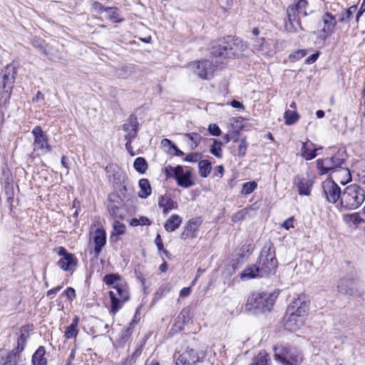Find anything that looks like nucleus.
Returning <instances> with one entry per match:
<instances>
[{"label":"nucleus","instance_id":"nucleus-57","mask_svg":"<svg viewBox=\"0 0 365 365\" xmlns=\"http://www.w3.org/2000/svg\"><path fill=\"white\" fill-rule=\"evenodd\" d=\"M230 105L235 108L245 109L244 105L236 100H233L232 101H231Z\"/></svg>","mask_w":365,"mask_h":365},{"label":"nucleus","instance_id":"nucleus-17","mask_svg":"<svg viewBox=\"0 0 365 365\" xmlns=\"http://www.w3.org/2000/svg\"><path fill=\"white\" fill-rule=\"evenodd\" d=\"M309 309V304L306 302L304 297H299L294 299L287 308L288 312H294V314L300 317L303 321L305 320L307 312Z\"/></svg>","mask_w":365,"mask_h":365},{"label":"nucleus","instance_id":"nucleus-48","mask_svg":"<svg viewBox=\"0 0 365 365\" xmlns=\"http://www.w3.org/2000/svg\"><path fill=\"white\" fill-rule=\"evenodd\" d=\"M105 11L108 13V18L114 22L118 21V14L115 8L107 7Z\"/></svg>","mask_w":365,"mask_h":365},{"label":"nucleus","instance_id":"nucleus-41","mask_svg":"<svg viewBox=\"0 0 365 365\" xmlns=\"http://www.w3.org/2000/svg\"><path fill=\"white\" fill-rule=\"evenodd\" d=\"M257 187V184L255 181L247 182L242 185V194L247 195L252 193Z\"/></svg>","mask_w":365,"mask_h":365},{"label":"nucleus","instance_id":"nucleus-16","mask_svg":"<svg viewBox=\"0 0 365 365\" xmlns=\"http://www.w3.org/2000/svg\"><path fill=\"white\" fill-rule=\"evenodd\" d=\"M58 254L61 256V258L57 262L58 267L64 271H71L77 263L75 256L68 253L63 247L58 248Z\"/></svg>","mask_w":365,"mask_h":365},{"label":"nucleus","instance_id":"nucleus-28","mask_svg":"<svg viewBox=\"0 0 365 365\" xmlns=\"http://www.w3.org/2000/svg\"><path fill=\"white\" fill-rule=\"evenodd\" d=\"M46 349L43 346H40L34 353L31 359L33 365H47L48 360L45 356Z\"/></svg>","mask_w":365,"mask_h":365},{"label":"nucleus","instance_id":"nucleus-44","mask_svg":"<svg viewBox=\"0 0 365 365\" xmlns=\"http://www.w3.org/2000/svg\"><path fill=\"white\" fill-rule=\"evenodd\" d=\"M346 221H348L349 222H351L352 224H354L355 225H358L364 221V220L361 218L359 213H358V212H354V213L348 215H346Z\"/></svg>","mask_w":365,"mask_h":365},{"label":"nucleus","instance_id":"nucleus-6","mask_svg":"<svg viewBox=\"0 0 365 365\" xmlns=\"http://www.w3.org/2000/svg\"><path fill=\"white\" fill-rule=\"evenodd\" d=\"M274 359L282 365H301L303 354L297 349L288 345H276L273 348Z\"/></svg>","mask_w":365,"mask_h":365},{"label":"nucleus","instance_id":"nucleus-8","mask_svg":"<svg viewBox=\"0 0 365 365\" xmlns=\"http://www.w3.org/2000/svg\"><path fill=\"white\" fill-rule=\"evenodd\" d=\"M365 200V192L356 184H352L344 188L341 198V205L346 210L358 208Z\"/></svg>","mask_w":365,"mask_h":365},{"label":"nucleus","instance_id":"nucleus-56","mask_svg":"<svg viewBox=\"0 0 365 365\" xmlns=\"http://www.w3.org/2000/svg\"><path fill=\"white\" fill-rule=\"evenodd\" d=\"M125 138L127 140L125 143L126 149L131 153L132 155H134V153L132 151L131 143L134 138H130L128 135H125Z\"/></svg>","mask_w":365,"mask_h":365},{"label":"nucleus","instance_id":"nucleus-35","mask_svg":"<svg viewBox=\"0 0 365 365\" xmlns=\"http://www.w3.org/2000/svg\"><path fill=\"white\" fill-rule=\"evenodd\" d=\"M284 118L287 125L294 124L299 119V115L296 110H287L284 113Z\"/></svg>","mask_w":365,"mask_h":365},{"label":"nucleus","instance_id":"nucleus-46","mask_svg":"<svg viewBox=\"0 0 365 365\" xmlns=\"http://www.w3.org/2000/svg\"><path fill=\"white\" fill-rule=\"evenodd\" d=\"M177 319L178 322H182L183 324L188 323L190 319V309L188 308L183 309L179 314Z\"/></svg>","mask_w":365,"mask_h":365},{"label":"nucleus","instance_id":"nucleus-14","mask_svg":"<svg viewBox=\"0 0 365 365\" xmlns=\"http://www.w3.org/2000/svg\"><path fill=\"white\" fill-rule=\"evenodd\" d=\"M173 358L175 360V365H195L200 361L197 351L189 347L182 353H175Z\"/></svg>","mask_w":365,"mask_h":365},{"label":"nucleus","instance_id":"nucleus-61","mask_svg":"<svg viewBox=\"0 0 365 365\" xmlns=\"http://www.w3.org/2000/svg\"><path fill=\"white\" fill-rule=\"evenodd\" d=\"M62 286H57L50 290H48L46 293L47 297L51 296L52 294H56L58 291L61 290Z\"/></svg>","mask_w":365,"mask_h":365},{"label":"nucleus","instance_id":"nucleus-19","mask_svg":"<svg viewBox=\"0 0 365 365\" xmlns=\"http://www.w3.org/2000/svg\"><path fill=\"white\" fill-rule=\"evenodd\" d=\"M294 184L297 188L299 195L309 196L311 194V189L313 186V180L307 177L297 175L294 180Z\"/></svg>","mask_w":365,"mask_h":365},{"label":"nucleus","instance_id":"nucleus-51","mask_svg":"<svg viewBox=\"0 0 365 365\" xmlns=\"http://www.w3.org/2000/svg\"><path fill=\"white\" fill-rule=\"evenodd\" d=\"M209 133L214 136H219L221 134V130L217 124L212 123L208 126Z\"/></svg>","mask_w":365,"mask_h":365},{"label":"nucleus","instance_id":"nucleus-9","mask_svg":"<svg viewBox=\"0 0 365 365\" xmlns=\"http://www.w3.org/2000/svg\"><path fill=\"white\" fill-rule=\"evenodd\" d=\"M111 301L110 312L115 314L123 306V303L129 299L127 288L119 283L113 286V290L109 292Z\"/></svg>","mask_w":365,"mask_h":365},{"label":"nucleus","instance_id":"nucleus-32","mask_svg":"<svg viewBox=\"0 0 365 365\" xmlns=\"http://www.w3.org/2000/svg\"><path fill=\"white\" fill-rule=\"evenodd\" d=\"M250 365H271V360L268 354L262 350L254 357Z\"/></svg>","mask_w":365,"mask_h":365},{"label":"nucleus","instance_id":"nucleus-31","mask_svg":"<svg viewBox=\"0 0 365 365\" xmlns=\"http://www.w3.org/2000/svg\"><path fill=\"white\" fill-rule=\"evenodd\" d=\"M140 189L138 196L140 198L145 199L151 194V186L148 179L142 178L138 182Z\"/></svg>","mask_w":365,"mask_h":365},{"label":"nucleus","instance_id":"nucleus-11","mask_svg":"<svg viewBox=\"0 0 365 365\" xmlns=\"http://www.w3.org/2000/svg\"><path fill=\"white\" fill-rule=\"evenodd\" d=\"M34 140L33 143L34 150H41V153L45 155L51 151V146L48 144V136L38 125L34 127L31 131Z\"/></svg>","mask_w":365,"mask_h":365},{"label":"nucleus","instance_id":"nucleus-59","mask_svg":"<svg viewBox=\"0 0 365 365\" xmlns=\"http://www.w3.org/2000/svg\"><path fill=\"white\" fill-rule=\"evenodd\" d=\"M138 221L139 224L141 225H149L151 224L150 220L147 217H140Z\"/></svg>","mask_w":365,"mask_h":365},{"label":"nucleus","instance_id":"nucleus-64","mask_svg":"<svg viewBox=\"0 0 365 365\" xmlns=\"http://www.w3.org/2000/svg\"><path fill=\"white\" fill-rule=\"evenodd\" d=\"M145 365H160V364L156 359L150 357L147 359Z\"/></svg>","mask_w":365,"mask_h":365},{"label":"nucleus","instance_id":"nucleus-49","mask_svg":"<svg viewBox=\"0 0 365 365\" xmlns=\"http://www.w3.org/2000/svg\"><path fill=\"white\" fill-rule=\"evenodd\" d=\"M307 54L305 50H297L289 55V58L292 61H299Z\"/></svg>","mask_w":365,"mask_h":365},{"label":"nucleus","instance_id":"nucleus-63","mask_svg":"<svg viewBox=\"0 0 365 365\" xmlns=\"http://www.w3.org/2000/svg\"><path fill=\"white\" fill-rule=\"evenodd\" d=\"M161 144L165 147L169 146L170 148H173V145H175V144L170 140L167 138L163 139Z\"/></svg>","mask_w":365,"mask_h":365},{"label":"nucleus","instance_id":"nucleus-4","mask_svg":"<svg viewBox=\"0 0 365 365\" xmlns=\"http://www.w3.org/2000/svg\"><path fill=\"white\" fill-rule=\"evenodd\" d=\"M308 1L299 0L297 4L290 5L287 9V20L285 21L286 30L289 32H298L303 30L299 16H307Z\"/></svg>","mask_w":365,"mask_h":365},{"label":"nucleus","instance_id":"nucleus-60","mask_svg":"<svg viewBox=\"0 0 365 365\" xmlns=\"http://www.w3.org/2000/svg\"><path fill=\"white\" fill-rule=\"evenodd\" d=\"M190 294V287H184L180 292V296L182 297H185L189 296Z\"/></svg>","mask_w":365,"mask_h":365},{"label":"nucleus","instance_id":"nucleus-43","mask_svg":"<svg viewBox=\"0 0 365 365\" xmlns=\"http://www.w3.org/2000/svg\"><path fill=\"white\" fill-rule=\"evenodd\" d=\"M120 277L118 274H106L103 277V282L107 285H115V284L118 283V281L120 280Z\"/></svg>","mask_w":365,"mask_h":365},{"label":"nucleus","instance_id":"nucleus-22","mask_svg":"<svg viewBox=\"0 0 365 365\" xmlns=\"http://www.w3.org/2000/svg\"><path fill=\"white\" fill-rule=\"evenodd\" d=\"M304 323L300 317H298L294 312L292 313L288 312L287 311V314L284 317V328L285 329L289 331H295L298 330Z\"/></svg>","mask_w":365,"mask_h":365},{"label":"nucleus","instance_id":"nucleus-18","mask_svg":"<svg viewBox=\"0 0 365 365\" xmlns=\"http://www.w3.org/2000/svg\"><path fill=\"white\" fill-rule=\"evenodd\" d=\"M201 224L202 220L200 217L189 220L180 234V239L185 240L187 238L196 237L198 228Z\"/></svg>","mask_w":365,"mask_h":365},{"label":"nucleus","instance_id":"nucleus-40","mask_svg":"<svg viewBox=\"0 0 365 365\" xmlns=\"http://www.w3.org/2000/svg\"><path fill=\"white\" fill-rule=\"evenodd\" d=\"M185 135L191 141V148L195 149L200 143L202 137L197 133H185Z\"/></svg>","mask_w":365,"mask_h":365},{"label":"nucleus","instance_id":"nucleus-12","mask_svg":"<svg viewBox=\"0 0 365 365\" xmlns=\"http://www.w3.org/2000/svg\"><path fill=\"white\" fill-rule=\"evenodd\" d=\"M338 292L342 294L355 296L360 293L359 282L357 279L345 277L337 284Z\"/></svg>","mask_w":365,"mask_h":365},{"label":"nucleus","instance_id":"nucleus-7","mask_svg":"<svg viewBox=\"0 0 365 365\" xmlns=\"http://www.w3.org/2000/svg\"><path fill=\"white\" fill-rule=\"evenodd\" d=\"M276 298L277 295L274 293H252L247 299L246 309L261 312H269Z\"/></svg>","mask_w":365,"mask_h":365},{"label":"nucleus","instance_id":"nucleus-24","mask_svg":"<svg viewBox=\"0 0 365 365\" xmlns=\"http://www.w3.org/2000/svg\"><path fill=\"white\" fill-rule=\"evenodd\" d=\"M29 326H23L21 328V334L17 339V346L13 349L16 354H19L21 353L26 345L27 340L29 337Z\"/></svg>","mask_w":365,"mask_h":365},{"label":"nucleus","instance_id":"nucleus-52","mask_svg":"<svg viewBox=\"0 0 365 365\" xmlns=\"http://www.w3.org/2000/svg\"><path fill=\"white\" fill-rule=\"evenodd\" d=\"M155 243L158 250H161L165 255H168V252L163 248V243L160 235H158L155 239Z\"/></svg>","mask_w":365,"mask_h":365},{"label":"nucleus","instance_id":"nucleus-15","mask_svg":"<svg viewBox=\"0 0 365 365\" xmlns=\"http://www.w3.org/2000/svg\"><path fill=\"white\" fill-rule=\"evenodd\" d=\"M278 41H274L272 39H266L264 38H257L255 41L253 48L256 51L263 54L272 56L276 52V46Z\"/></svg>","mask_w":365,"mask_h":365},{"label":"nucleus","instance_id":"nucleus-42","mask_svg":"<svg viewBox=\"0 0 365 365\" xmlns=\"http://www.w3.org/2000/svg\"><path fill=\"white\" fill-rule=\"evenodd\" d=\"M356 175L359 180L361 183L365 184V160L360 162L357 165Z\"/></svg>","mask_w":365,"mask_h":365},{"label":"nucleus","instance_id":"nucleus-21","mask_svg":"<svg viewBox=\"0 0 365 365\" xmlns=\"http://www.w3.org/2000/svg\"><path fill=\"white\" fill-rule=\"evenodd\" d=\"M93 254L96 258H98L102 251L103 247L106 243V233L103 229L98 228L96 230L93 236Z\"/></svg>","mask_w":365,"mask_h":365},{"label":"nucleus","instance_id":"nucleus-27","mask_svg":"<svg viewBox=\"0 0 365 365\" xmlns=\"http://www.w3.org/2000/svg\"><path fill=\"white\" fill-rule=\"evenodd\" d=\"M158 205L163 208L164 213H167L178 207V203L168 195H161L159 197Z\"/></svg>","mask_w":365,"mask_h":365},{"label":"nucleus","instance_id":"nucleus-58","mask_svg":"<svg viewBox=\"0 0 365 365\" xmlns=\"http://www.w3.org/2000/svg\"><path fill=\"white\" fill-rule=\"evenodd\" d=\"M318 57H319V53H313L307 58L306 61L307 63H309V64L313 63L314 61H317Z\"/></svg>","mask_w":365,"mask_h":365},{"label":"nucleus","instance_id":"nucleus-26","mask_svg":"<svg viewBox=\"0 0 365 365\" xmlns=\"http://www.w3.org/2000/svg\"><path fill=\"white\" fill-rule=\"evenodd\" d=\"M192 173L190 170L184 171L183 167L182 166V173L178 175L175 179L179 186L184 188H188L194 185V182L191 179Z\"/></svg>","mask_w":365,"mask_h":365},{"label":"nucleus","instance_id":"nucleus-33","mask_svg":"<svg viewBox=\"0 0 365 365\" xmlns=\"http://www.w3.org/2000/svg\"><path fill=\"white\" fill-rule=\"evenodd\" d=\"M125 231V225L118 220H115L113 223V231L111 232L110 239L114 242H117L118 240V236L123 235Z\"/></svg>","mask_w":365,"mask_h":365},{"label":"nucleus","instance_id":"nucleus-62","mask_svg":"<svg viewBox=\"0 0 365 365\" xmlns=\"http://www.w3.org/2000/svg\"><path fill=\"white\" fill-rule=\"evenodd\" d=\"M224 168L222 165H218L216 167L215 175L221 178L223 175Z\"/></svg>","mask_w":365,"mask_h":365},{"label":"nucleus","instance_id":"nucleus-2","mask_svg":"<svg viewBox=\"0 0 365 365\" xmlns=\"http://www.w3.org/2000/svg\"><path fill=\"white\" fill-rule=\"evenodd\" d=\"M244 51V44L241 39L227 36L219 39L211 47V55L221 61L227 58L238 56Z\"/></svg>","mask_w":365,"mask_h":365},{"label":"nucleus","instance_id":"nucleus-10","mask_svg":"<svg viewBox=\"0 0 365 365\" xmlns=\"http://www.w3.org/2000/svg\"><path fill=\"white\" fill-rule=\"evenodd\" d=\"M336 24L337 21L335 16L329 12L324 13L318 22L319 29L317 31L318 38L322 41H325L334 33Z\"/></svg>","mask_w":365,"mask_h":365},{"label":"nucleus","instance_id":"nucleus-20","mask_svg":"<svg viewBox=\"0 0 365 365\" xmlns=\"http://www.w3.org/2000/svg\"><path fill=\"white\" fill-rule=\"evenodd\" d=\"M196 73L202 79L209 80L213 76L214 66L212 62L208 60L198 61L195 63Z\"/></svg>","mask_w":365,"mask_h":365},{"label":"nucleus","instance_id":"nucleus-25","mask_svg":"<svg viewBox=\"0 0 365 365\" xmlns=\"http://www.w3.org/2000/svg\"><path fill=\"white\" fill-rule=\"evenodd\" d=\"M318 149L319 148L309 140L302 143L301 148L302 156L306 160H310L317 156L316 152Z\"/></svg>","mask_w":365,"mask_h":365},{"label":"nucleus","instance_id":"nucleus-50","mask_svg":"<svg viewBox=\"0 0 365 365\" xmlns=\"http://www.w3.org/2000/svg\"><path fill=\"white\" fill-rule=\"evenodd\" d=\"M247 148L246 138H242L238 147V153L240 156H245Z\"/></svg>","mask_w":365,"mask_h":365},{"label":"nucleus","instance_id":"nucleus-54","mask_svg":"<svg viewBox=\"0 0 365 365\" xmlns=\"http://www.w3.org/2000/svg\"><path fill=\"white\" fill-rule=\"evenodd\" d=\"M293 221H294V217H291L289 218H288L287 220H286L283 224H282V227L284 228H285L286 230H289L290 227H294V225H293Z\"/></svg>","mask_w":365,"mask_h":365},{"label":"nucleus","instance_id":"nucleus-29","mask_svg":"<svg viewBox=\"0 0 365 365\" xmlns=\"http://www.w3.org/2000/svg\"><path fill=\"white\" fill-rule=\"evenodd\" d=\"M182 221V219L180 215L173 214L165 221V230L167 232H174L180 226Z\"/></svg>","mask_w":365,"mask_h":365},{"label":"nucleus","instance_id":"nucleus-38","mask_svg":"<svg viewBox=\"0 0 365 365\" xmlns=\"http://www.w3.org/2000/svg\"><path fill=\"white\" fill-rule=\"evenodd\" d=\"M357 6H351L349 9L344 10L339 15V21L340 22H345L347 23L351 17L352 16L353 14L356 11Z\"/></svg>","mask_w":365,"mask_h":365},{"label":"nucleus","instance_id":"nucleus-5","mask_svg":"<svg viewBox=\"0 0 365 365\" xmlns=\"http://www.w3.org/2000/svg\"><path fill=\"white\" fill-rule=\"evenodd\" d=\"M17 74L14 63L6 65L0 73V104H5L10 98Z\"/></svg>","mask_w":365,"mask_h":365},{"label":"nucleus","instance_id":"nucleus-34","mask_svg":"<svg viewBox=\"0 0 365 365\" xmlns=\"http://www.w3.org/2000/svg\"><path fill=\"white\" fill-rule=\"evenodd\" d=\"M163 173L166 176V178H175L178 175H180L182 173V166L178 165L175 168L168 165L164 167Z\"/></svg>","mask_w":365,"mask_h":365},{"label":"nucleus","instance_id":"nucleus-53","mask_svg":"<svg viewBox=\"0 0 365 365\" xmlns=\"http://www.w3.org/2000/svg\"><path fill=\"white\" fill-rule=\"evenodd\" d=\"M201 155L200 153H190L186 156L185 160L189 163H195L200 158Z\"/></svg>","mask_w":365,"mask_h":365},{"label":"nucleus","instance_id":"nucleus-55","mask_svg":"<svg viewBox=\"0 0 365 365\" xmlns=\"http://www.w3.org/2000/svg\"><path fill=\"white\" fill-rule=\"evenodd\" d=\"M65 294L67 296L68 299H72L76 297V292L75 289L72 287L67 288L65 292Z\"/></svg>","mask_w":365,"mask_h":365},{"label":"nucleus","instance_id":"nucleus-13","mask_svg":"<svg viewBox=\"0 0 365 365\" xmlns=\"http://www.w3.org/2000/svg\"><path fill=\"white\" fill-rule=\"evenodd\" d=\"M323 192L328 202L335 203L341 200L342 192L339 186L331 179L327 178L322 183Z\"/></svg>","mask_w":365,"mask_h":365},{"label":"nucleus","instance_id":"nucleus-3","mask_svg":"<svg viewBox=\"0 0 365 365\" xmlns=\"http://www.w3.org/2000/svg\"><path fill=\"white\" fill-rule=\"evenodd\" d=\"M346 154L344 150H339L331 157H327L322 159H317L316 161V167L318 174L320 175H330L336 172L338 169H341L343 172L346 181L351 180V173L348 168H343L345 163Z\"/></svg>","mask_w":365,"mask_h":365},{"label":"nucleus","instance_id":"nucleus-45","mask_svg":"<svg viewBox=\"0 0 365 365\" xmlns=\"http://www.w3.org/2000/svg\"><path fill=\"white\" fill-rule=\"evenodd\" d=\"M32 45L39 49L43 54L47 55L46 46L45 41L40 38H35L32 41Z\"/></svg>","mask_w":365,"mask_h":365},{"label":"nucleus","instance_id":"nucleus-37","mask_svg":"<svg viewBox=\"0 0 365 365\" xmlns=\"http://www.w3.org/2000/svg\"><path fill=\"white\" fill-rule=\"evenodd\" d=\"M133 167L137 172L143 174L148 170V165L145 158L138 157L135 160Z\"/></svg>","mask_w":365,"mask_h":365},{"label":"nucleus","instance_id":"nucleus-39","mask_svg":"<svg viewBox=\"0 0 365 365\" xmlns=\"http://www.w3.org/2000/svg\"><path fill=\"white\" fill-rule=\"evenodd\" d=\"M222 145L220 141L213 139V144L210 149V153L218 158L222 157Z\"/></svg>","mask_w":365,"mask_h":365},{"label":"nucleus","instance_id":"nucleus-36","mask_svg":"<svg viewBox=\"0 0 365 365\" xmlns=\"http://www.w3.org/2000/svg\"><path fill=\"white\" fill-rule=\"evenodd\" d=\"M199 173L201 177L207 178L212 170L211 163L207 160H202L198 163Z\"/></svg>","mask_w":365,"mask_h":365},{"label":"nucleus","instance_id":"nucleus-47","mask_svg":"<svg viewBox=\"0 0 365 365\" xmlns=\"http://www.w3.org/2000/svg\"><path fill=\"white\" fill-rule=\"evenodd\" d=\"M16 355L14 351H11L6 357L5 361L2 365H17Z\"/></svg>","mask_w":365,"mask_h":365},{"label":"nucleus","instance_id":"nucleus-30","mask_svg":"<svg viewBox=\"0 0 365 365\" xmlns=\"http://www.w3.org/2000/svg\"><path fill=\"white\" fill-rule=\"evenodd\" d=\"M79 322V317L75 316L72 320V323L66 329L64 336L66 339H70L76 338L78 334V325Z\"/></svg>","mask_w":365,"mask_h":365},{"label":"nucleus","instance_id":"nucleus-23","mask_svg":"<svg viewBox=\"0 0 365 365\" xmlns=\"http://www.w3.org/2000/svg\"><path fill=\"white\" fill-rule=\"evenodd\" d=\"M139 128V123L135 115L131 114L123 125V130L130 138H135Z\"/></svg>","mask_w":365,"mask_h":365},{"label":"nucleus","instance_id":"nucleus-1","mask_svg":"<svg viewBox=\"0 0 365 365\" xmlns=\"http://www.w3.org/2000/svg\"><path fill=\"white\" fill-rule=\"evenodd\" d=\"M277 267L275 248L271 242L264 244L258 257L257 263L245 269L240 274L242 279H253L274 274Z\"/></svg>","mask_w":365,"mask_h":365}]
</instances>
